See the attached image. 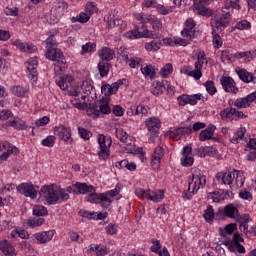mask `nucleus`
<instances>
[{"instance_id":"f257e3e1","label":"nucleus","mask_w":256,"mask_h":256,"mask_svg":"<svg viewBox=\"0 0 256 256\" xmlns=\"http://www.w3.org/2000/svg\"><path fill=\"white\" fill-rule=\"evenodd\" d=\"M40 196L46 201L47 205H57L61 201L69 199L71 187L65 189L59 188L55 185L43 186L40 190Z\"/></svg>"},{"instance_id":"f03ea898","label":"nucleus","mask_w":256,"mask_h":256,"mask_svg":"<svg viewBox=\"0 0 256 256\" xmlns=\"http://www.w3.org/2000/svg\"><path fill=\"white\" fill-rule=\"evenodd\" d=\"M207 185V178L203 175V172L199 168L192 169V180L188 184V192H183V199L188 201L199 191Z\"/></svg>"},{"instance_id":"7ed1b4c3","label":"nucleus","mask_w":256,"mask_h":256,"mask_svg":"<svg viewBox=\"0 0 256 256\" xmlns=\"http://www.w3.org/2000/svg\"><path fill=\"white\" fill-rule=\"evenodd\" d=\"M46 58L50 61H54V71L56 75H61L63 71L67 70V60L63 52L59 48H51L46 52Z\"/></svg>"},{"instance_id":"20e7f679","label":"nucleus","mask_w":256,"mask_h":256,"mask_svg":"<svg viewBox=\"0 0 256 256\" xmlns=\"http://www.w3.org/2000/svg\"><path fill=\"white\" fill-rule=\"evenodd\" d=\"M203 65H205V56L200 55L194 64V69L191 66H184L180 68V73L192 77L195 81H199L203 77Z\"/></svg>"},{"instance_id":"39448f33","label":"nucleus","mask_w":256,"mask_h":256,"mask_svg":"<svg viewBox=\"0 0 256 256\" xmlns=\"http://www.w3.org/2000/svg\"><path fill=\"white\" fill-rule=\"evenodd\" d=\"M91 91H93V80L86 79L78 83L76 87L71 88L68 91V95H70V97L81 96V100L85 101V99H87V96L91 95Z\"/></svg>"},{"instance_id":"423d86ee","label":"nucleus","mask_w":256,"mask_h":256,"mask_svg":"<svg viewBox=\"0 0 256 256\" xmlns=\"http://www.w3.org/2000/svg\"><path fill=\"white\" fill-rule=\"evenodd\" d=\"M97 141L99 145L98 158L100 161H107V158L111 155V145L113 141L111 137L103 134L98 135Z\"/></svg>"},{"instance_id":"0eeeda50","label":"nucleus","mask_w":256,"mask_h":256,"mask_svg":"<svg viewBox=\"0 0 256 256\" xmlns=\"http://www.w3.org/2000/svg\"><path fill=\"white\" fill-rule=\"evenodd\" d=\"M143 31H139V27H136L133 30H130L124 34L126 39H159L161 34L152 33L151 30L147 29V27L142 26Z\"/></svg>"},{"instance_id":"6e6552de","label":"nucleus","mask_w":256,"mask_h":256,"mask_svg":"<svg viewBox=\"0 0 256 256\" xmlns=\"http://www.w3.org/2000/svg\"><path fill=\"white\" fill-rule=\"evenodd\" d=\"M75 186L80 194L87 195L85 200L88 203H99V194L95 192V187L85 183H76Z\"/></svg>"},{"instance_id":"1a4fd4ad","label":"nucleus","mask_w":256,"mask_h":256,"mask_svg":"<svg viewBox=\"0 0 256 256\" xmlns=\"http://www.w3.org/2000/svg\"><path fill=\"white\" fill-rule=\"evenodd\" d=\"M119 191H121V187L116 185L115 189L110 190L106 193L99 194L98 203L101 205L103 209H109L111 204L113 203V197H117L119 195Z\"/></svg>"},{"instance_id":"9d476101","label":"nucleus","mask_w":256,"mask_h":256,"mask_svg":"<svg viewBox=\"0 0 256 256\" xmlns=\"http://www.w3.org/2000/svg\"><path fill=\"white\" fill-rule=\"evenodd\" d=\"M69 9V5L67 2H59L58 5L54 6L50 11V19L49 23L51 25H55V23H59V20L63 15H65V12Z\"/></svg>"},{"instance_id":"9b49d317","label":"nucleus","mask_w":256,"mask_h":256,"mask_svg":"<svg viewBox=\"0 0 256 256\" xmlns=\"http://www.w3.org/2000/svg\"><path fill=\"white\" fill-rule=\"evenodd\" d=\"M211 0H194V4L191 6L193 13L195 15H202V17H211L213 15V10L205 7L209 5Z\"/></svg>"},{"instance_id":"f8f14e48","label":"nucleus","mask_w":256,"mask_h":256,"mask_svg":"<svg viewBox=\"0 0 256 256\" xmlns=\"http://www.w3.org/2000/svg\"><path fill=\"white\" fill-rule=\"evenodd\" d=\"M243 238L237 233L233 235V239H226L224 245L231 251V253H245V247L241 245Z\"/></svg>"},{"instance_id":"ddd939ff","label":"nucleus","mask_w":256,"mask_h":256,"mask_svg":"<svg viewBox=\"0 0 256 256\" xmlns=\"http://www.w3.org/2000/svg\"><path fill=\"white\" fill-rule=\"evenodd\" d=\"M195 20L193 18H188L183 24V29L181 35L190 41L197 37V30L195 29Z\"/></svg>"},{"instance_id":"4468645a","label":"nucleus","mask_w":256,"mask_h":256,"mask_svg":"<svg viewBox=\"0 0 256 256\" xmlns=\"http://www.w3.org/2000/svg\"><path fill=\"white\" fill-rule=\"evenodd\" d=\"M0 153H2L0 155V163H3V161L9 159V155H13V153L17 155L19 149L7 141H0Z\"/></svg>"},{"instance_id":"2eb2a0df","label":"nucleus","mask_w":256,"mask_h":256,"mask_svg":"<svg viewBox=\"0 0 256 256\" xmlns=\"http://www.w3.org/2000/svg\"><path fill=\"white\" fill-rule=\"evenodd\" d=\"M16 189L21 193V195H24V197H30V199H37V195L39 193V188L29 183H22L17 186Z\"/></svg>"},{"instance_id":"dca6fc26","label":"nucleus","mask_w":256,"mask_h":256,"mask_svg":"<svg viewBox=\"0 0 256 256\" xmlns=\"http://www.w3.org/2000/svg\"><path fill=\"white\" fill-rule=\"evenodd\" d=\"M37 66V57L29 58L25 62V67L27 69V77L30 79V81H33V83H37L38 79Z\"/></svg>"},{"instance_id":"f3484780","label":"nucleus","mask_w":256,"mask_h":256,"mask_svg":"<svg viewBox=\"0 0 256 256\" xmlns=\"http://www.w3.org/2000/svg\"><path fill=\"white\" fill-rule=\"evenodd\" d=\"M220 83L226 93H233L234 95H237V93H239V88H237V84L231 76H222L220 79Z\"/></svg>"},{"instance_id":"a211bd4d","label":"nucleus","mask_w":256,"mask_h":256,"mask_svg":"<svg viewBox=\"0 0 256 256\" xmlns=\"http://www.w3.org/2000/svg\"><path fill=\"white\" fill-rule=\"evenodd\" d=\"M120 55H122L125 63L129 65L132 69H139L141 67V58L133 57L129 52H127V48H120Z\"/></svg>"},{"instance_id":"6ab92c4d","label":"nucleus","mask_w":256,"mask_h":256,"mask_svg":"<svg viewBox=\"0 0 256 256\" xmlns=\"http://www.w3.org/2000/svg\"><path fill=\"white\" fill-rule=\"evenodd\" d=\"M10 43L14 47L18 48L19 51H22V53H35V51H37V47H35V45L29 44V43H23L19 39L12 38L10 40Z\"/></svg>"},{"instance_id":"aec40b11","label":"nucleus","mask_w":256,"mask_h":256,"mask_svg":"<svg viewBox=\"0 0 256 256\" xmlns=\"http://www.w3.org/2000/svg\"><path fill=\"white\" fill-rule=\"evenodd\" d=\"M253 101H256V92H252L246 97L236 99L234 106L238 109H247V107H249Z\"/></svg>"},{"instance_id":"412c9836","label":"nucleus","mask_w":256,"mask_h":256,"mask_svg":"<svg viewBox=\"0 0 256 256\" xmlns=\"http://www.w3.org/2000/svg\"><path fill=\"white\" fill-rule=\"evenodd\" d=\"M221 119L223 121H231L234 117L237 119H243L244 114L241 111H237L235 108H225L220 112Z\"/></svg>"},{"instance_id":"4be33fe9","label":"nucleus","mask_w":256,"mask_h":256,"mask_svg":"<svg viewBox=\"0 0 256 256\" xmlns=\"http://www.w3.org/2000/svg\"><path fill=\"white\" fill-rule=\"evenodd\" d=\"M236 74L243 83H256L255 74L250 73L245 68L237 67L235 69Z\"/></svg>"},{"instance_id":"5701e85b","label":"nucleus","mask_w":256,"mask_h":256,"mask_svg":"<svg viewBox=\"0 0 256 256\" xmlns=\"http://www.w3.org/2000/svg\"><path fill=\"white\" fill-rule=\"evenodd\" d=\"M216 179L218 181H222V183L224 185H229V187H231V185H233V183L235 181V170H228L226 172H219L216 175Z\"/></svg>"},{"instance_id":"b1692460","label":"nucleus","mask_w":256,"mask_h":256,"mask_svg":"<svg viewBox=\"0 0 256 256\" xmlns=\"http://www.w3.org/2000/svg\"><path fill=\"white\" fill-rule=\"evenodd\" d=\"M193 133V128L191 126L179 127L171 132L170 137L174 139V141H179L183 139V137H187V135H191Z\"/></svg>"},{"instance_id":"393cba45","label":"nucleus","mask_w":256,"mask_h":256,"mask_svg":"<svg viewBox=\"0 0 256 256\" xmlns=\"http://www.w3.org/2000/svg\"><path fill=\"white\" fill-rule=\"evenodd\" d=\"M54 135L62 139V141H69L71 139V128H67L65 125H59L53 128Z\"/></svg>"},{"instance_id":"a878e982","label":"nucleus","mask_w":256,"mask_h":256,"mask_svg":"<svg viewBox=\"0 0 256 256\" xmlns=\"http://www.w3.org/2000/svg\"><path fill=\"white\" fill-rule=\"evenodd\" d=\"M224 213L229 219H234L235 221H241V216H239V209L233 204H228L224 208Z\"/></svg>"},{"instance_id":"bb28decb","label":"nucleus","mask_w":256,"mask_h":256,"mask_svg":"<svg viewBox=\"0 0 256 256\" xmlns=\"http://www.w3.org/2000/svg\"><path fill=\"white\" fill-rule=\"evenodd\" d=\"M230 22H231V12L229 11V8H223L222 9V15L216 21V25L218 27H227V25Z\"/></svg>"},{"instance_id":"cd10ccee","label":"nucleus","mask_w":256,"mask_h":256,"mask_svg":"<svg viewBox=\"0 0 256 256\" xmlns=\"http://www.w3.org/2000/svg\"><path fill=\"white\" fill-rule=\"evenodd\" d=\"M54 235L55 230H49L44 232H38L34 235V237L39 241V243H49V241L53 239Z\"/></svg>"},{"instance_id":"c85d7f7f","label":"nucleus","mask_w":256,"mask_h":256,"mask_svg":"<svg viewBox=\"0 0 256 256\" xmlns=\"http://www.w3.org/2000/svg\"><path fill=\"white\" fill-rule=\"evenodd\" d=\"M145 125L149 133H155V129H159V127H161V120L157 117H150L145 120Z\"/></svg>"},{"instance_id":"c756f323","label":"nucleus","mask_w":256,"mask_h":256,"mask_svg":"<svg viewBox=\"0 0 256 256\" xmlns=\"http://www.w3.org/2000/svg\"><path fill=\"white\" fill-rule=\"evenodd\" d=\"M214 133L215 126L213 124H210L206 129L200 132L199 141H209V139H213Z\"/></svg>"},{"instance_id":"7c9ffc66","label":"nucleus","mask_w":256,"mask_h":256,"mask_svg":"<svg viewBox=\"0 0 256 256\" xmlns=\"http://www.w3.org/2000/svg\"><path fill=\"white\" fill-rule=\"evenodd\" d=\"M98 56L102 61H111L115 57V51L109 47H103L98 51Z\"/></svg>"},{"instance_id":"2f4dec72","label":"nucleus","mask_w":256,"mask_h":256,"mask_svg":"<svg viewBox=\"0 0 256 256\" xmlns=\"http://www.w3.org/2000/svg\"><path fill=\"white\" fill-rule=\"evenodd\" d=\"M0 251H2V253L5 254L6 256H15L16 255L15 248L7 240L0 241Z\"/></svg>"},{"instance_id":"473e14b6","label":"nucleus","mask_w":256,"mask_h":256,"mask_svg":"<svg viewBox=\"0 0 256 256\" xmlns=\"http://www.w3.org/2000/svg\"><path fill=\"white\" fill-rule=\"evenodd\" d=\"M72 81H73V76L65 75L60 77V79L56 81V83L62 91H67V89L71 87Z\"/></svg>"},{"instance_id":"72a5a7b5","label":"nucleus","mask_w":256,"mask_h":256,"mask_svg":"<svg viewBox=\"0 0 256 256\" xmlns=\"http://www.w3.org/2000/svg\"><path fill=\"white\" fill-rule=\"evenodd\" d=\"M11 93L16 97H28L29 96V86H13L11 88Z\"/></svg>"},{"instance_id":"f704fd0d","label":"nucleus","mask_w":256,"mask_h":256,"mask_svg":"<svg viewBox=\"0 0 256 256\" xmlns=\"http://www.w3.org/2000/svg\"><path fill=\"white\" fill-rule=\"evenodd\" d=\"M14 127V129H19L20 131H25V129H27V123H25V121L16 118L13 121H11L8 124H3L2 127Z\"/></svg>"},{"instance_id":"c9c22d12","label":"nucleus","mask_w":256,"mask_h":256,"mask_svg":"<svg viewBox=\"0 0 256 256\" xmlns=\"http://www.w3.org/2000/svg\"><path fill=\"white\" fill-rule=\"evenodd\" d=\"M208 199H211L213 203H221V201H225V193L223 190L210 192Z\"/></svg>"},{"instance_id":"e433bc0d","label":"nucleus","mask_w":256,"mask_h":256,"mask_svg":"<svg viewBox=\"0 0 256 256\" xmlns=\"http://www.w3.org/2000/svg\"><path fill=\"white\" fill-rule=\"evenodd\" d=\"M149 24L152 26L154 33H157V31H161V29H163V20H161V18H157L155 15H152Z\"/></svg>"},{"instance_id":"4c0bfd02","label":"nucleus","mask_w":256,"mask_h":256,"mask_svg":"<svg viewBox=\"0 0 256 256\" xmlns=\"http://www.w3.org/2000/svg\"><path fill=\"white\" fill-rule=\"evenodd\" d=\"M245 133H247V129L245 127H240L236 132H234V136L230 138V141L234 143V145H237L239 141L243 140Z\"/></svg>"},{"instance_id":"58836bf2","label":"nucleus","mask_w":256,"mask_h":256,"mask_svg":"<svg viewBox=\"0 0 256 256\" xmlns=\"http://www.w3.org/2000/svg\"><path fill=\"white\" fill-rule=\"evenodd\" d=\"M164 197H165V192L163 190H158L156 192L150 190V196L148 198V201H153V203H159L163 201Z\"/></svg>"},{"instance_id":"ea45409f","label":"nucleus","mask_w":256,"mask_h":256,"mask_svg":"<svg viewBox=\"0 0 256 256\" xmlns=\"http://www.w3.org/2000/svg\"><path fill=\"white\" fill-rule=\"evenodd\" d=\"M91 19V16L84 10L77 16L71 18V23H87Z\"/></svg>"},{"instance_id":"a19ab883","label":"nucleus","mask_w":256,"mask_h":256,"mask_svg":"<svg viewBox=\"0 0 256 256\" xmlns=\"http://www.w3.org/2000/svg\"><path fill=\"white\" fill-rule=\"evenodd\" d=\"M203 217L206 223H213V219H215V210L213 209V206L208 205L206 207L203 213Z\"/></svg>"},{"instance_id":"79ce46f5","label":"nucleus","mask_w":256,"mask_h":256,"mask_svg":"<svg viewBox=\"0 0 256 256\" xmlns=\"http://www.w3.org/2000/svg\"><path fill=\"white\" fill-rule=\"evenodd\" d=\"M141 73L146 79H155V68L152 65L142 67Z\"/></svg>"},{"instance_id":"37998d69","label":"nucleus","mask_w":256,"mask_h":256,"mask_svg":"<svg viewBox=\"0 0 256 256\" xmlns=\"http://www.w3.org/2000/svg\"><path fill=\"white\" fill-rule=\"evenodd\" d=\"M136 21H139L140 23H142L143 25L150 23L151 18L153 17V14H147L144 12L141 13H137L134 15Z\"/></svg>"},{"instance_id":"c03bdc74","label":"nucleus","mask_w":256,"mask_h":256,"mask_svg":"<svg viewBox=\"0 0 256 256\" xmlns=\"http://www.w3.org/2000/svg\"><path fill=\"white\" fill-rule=\"evenodd\" d=\"M118 169H128V171H135L137 165L135 163H130L129 160H122L116 164Z\"/></svg>"},{"instance_id":"a18cd8bd","label":"nucleus","mask_w":256,"mask_h":256,"mask_svg":"<svg viewBox=\"0 0 256 256\" xmlns=\"http://www.w3.org/2000/svg\"><path fill=\"white\" fill-rule=\"evenodd\" d=\"M235 173V178H234V183L236 187H243L245 185V176L243 175V172L239 170H234Z\"/></svg>"},{"instance_id":"49530a36","label":"nucleus","mask_w":256,"mask_h":256,"mask_svg":"<svg viewBox=\"0 0 256 256\" xmlns=\"http://www.w3.org/2000/svg\"><path fill=\"white\" fill-rule=\"evenodd\" d=\"M97 49V44L93 42H87L86 44L82 45V49L80 54L81 55H87V53H93Z\"/></svg>"},{"instance_id":"de8ad7c7","label":"nucleus","mask_w":256,"mask_h":256,"mask_svg":"<svg viewBox=\"0 0 256 256\" xmlns=\"http://www.w3.org/2000/svg\"><path fill=\"white\" fill-rule=\"evenodd\" d=\"M163 87H165V84L162 82H154L151 87L152 95H155L156 97L161 95L163 93Z\"/></svg>"},{"instance_id":"09e8293b","label":"nucleus","mask_w":256,"mask_h":256,"mask_svg":"<svg viewBox=\"0 0 256 256\" xmlns=\"http://www.w3.org/2000/svg\"><path fill=\"white\" fill-rule=\"evenodd\" d=\"M43 223H45L44 218H30L27 221V225L28 227H30V229H35V227H41Z\"/></svg>"},{"instance_id":"8fccbe9b","label":"nucleus","mask_w":256,"mask_h":256,"mask_svg":"<svg viewBox=\"0 0 256 256\" xmlns=\"http://www.w3.org/2000/svg\"><path fill=\"white\" fill-rule=\"evenodd\" d=\"M98 71L101 77H107L109 75V63L100 61L98 63Z\"/></svg>"},{"instance_id":"3c124183","label":"nucleus","mask_w":256,"mask_h":256,"mask_svg":"<svg viewBox=\"0 0 256 256\" xmlns=\"http://www.w3.org/2000/svg\"><path fill=\"white\" fill-rule=\"evenodd\" d=\"M116 137L121 143H127L131 139L127 132L121 128L116 129Z\"/></svg>"},{"instance_id":"603ef678","label":"nucleus","mask_w":256,"mask_h":256,"mask_svg":"<svg viewBox=\"0 0 256 256\" xmlns=\"http://www.w3.org/2000/svg\"><path fill=\"white\" fill-rule=\"evenodd\" d=\"M173 73V64L171 63H167L166 65H164L163 68L160 69L159 74L164 78L167 79V77H169V75H171Z\"/></svg>"},{"instance_id":"864d4df0","label":"nucleus","mask_w":256,"mask_h":256,"mask_svg":"<svg viewBox=\"0 0 256 256\" xmlns=\"http://www.w3.org/2000/svg\"><path fill=\"white\" fill-rule=\"evenodd\" d=\"M90 251H93L97 256L107 255V249L105 247L99 246L97 244L90 245Z\"/></svg>"},{"instance_id":"5fc2aeb1","label":"nucleus","mask_w":256,"mask_h":256,"mask_svg":"<svg viewBox=\"0 0 256 256\" xmlns=\"http://www.w3.org/2000/svg\"><path fill=\"white\" fill-rule=\"evenodd\" d=\"M146 51H159L161 49V42L157 40H152L145 44Z\"/></svg>"},{"instance_id":"6e6d98bb","label":"nucleus","mask_w":256,"mask_h":256,"mask_svg":"<svg viewBox=\"0 0 256 256\" xmlns=\"http://www.w3.org/2000/svg\"><path fill=\"white\" fill-rule=\"evenodd\" d=\"M33 215H36V217H45L47 215V208L43 205H36L33 208Z\"/></svg>"},{"instance_id":"4d7b16f0","label":"nucleus","mask_w":256,"mask_h":256,"mask_svg":"<svg viewBox=\"0 0 256 256\" xmlns=\"http://www.w3.org/2000/svg\"><path fill=\"white\" fill-rule=\"evenodd\" d=\"M151 193V189L145 190L143 188H137L135 190V195H137L139 197V199H147L149 201V196Z\"/></svg>"},{"instance_id":"13d9d810","label":"nucleus","mask_w":256,"mask_h":256,"mask_svg":"<svg viewBox=\"0 0 256 256\" xmlns=\"http://www.w3.org/2000/svg\"><path fill=\"white\" fill-rule=\"evenodd\" d=\"M136 112L141 117H148V115H151V108H149V106L140 105L137 106Z\"/></svg>"},{"instance_id":"bf43d9fd","label":"nucleus","mask_w":256,"mask_h":256,"mask_svg":"<svg viewBox=\"0 0 256 256\" xmlns=\"http://www.w3.org/2000/svg\"><path fill=\"white\" fill-rule=\"evenodd\" d=\"M235 29H239V31H249V29H251V22L241 20L235 25Z\"/></svg>"},{"instance_id":"052dcab7","label":"nucleus","mask_w":256,"mask_h":256,"mask_svg":"<svg viewBox=\"0 0 256 256\" xmlns=\"http://www.w3.org/2000/svg\"><path fill=\"white\" fill-rule=\"evenodd\" d=\"M212 41L215 49H219V47H222L223 45V40L221 39V36L217 34L215 30L212 31Z\"/></svg>"},{"instance_id":"680f3d73","label":"nucleus","mask_w":256,"mask_h":256,"mask_svg":"<svg viewBox=\"0 0 256 256\" xmlns=\"http://www.w3.org/2000/svg\"><path fill=\"white\" fill-rule=\"evenodd\" d=\"M56 139L57 138L55 136L49 135L42 140L41 145H43V147H49V148L54 147Z\"/></svg>"},{"instance_id":"e2e57ef3","label":"nucleus","mask_w":256,"mask_h":256,"mask_svg":"<svg viewBox=\"0 0 256 256\" xmlns=\"http://www.w3.org/2000/svg\"><path fill=\"white\" fill-rule=\"evenodd\" d=\"M193 163H195V159L193 158V156L190 155H185L181 158V165L183 167H191V165H193Z\"/></svg>"},{"instance_id":"0e129e2a","label":"nucleus","mask_w":256,"mask_h":256,"mask_svg":"<svg viewBox=\"0 0 256 256\" xmlns=\"http://www.w3.org/2000/svg\"><path fill=\"white\" fill-rule=\"evenodd\" d=\"M86 111H87V115H89L90 117H101L99 112V107L96 105L88 106Z\"/></svg>"},{"instance_id":"69168bd1","label":"nucleus","mask_w":256,"mask_h":256,"mask_svg":"<svg viewBox=\"0 0 256 256\" xmlns=\"http://www.w3.org/2000/svg\"><path fill=\"white\" fill-rule=\"evenodd\" d=\"M204 87L209 95H215L217 93V88L215 87V83L213 81H206L204 83Z\"/></svg>"},{"instance_id":"338daca9","label":"nucleus","mask_w":256,"mask_h":256,"mask_svg":"<svg viewBox=\"0 0 256 256\" xmlns=\"http://www.w3.org/2000/svg\"><path fill=\"white\" fill-rule=\"evenodd\" d=\"M241 9V5H239V0H225L224 9Z\"/></svg>"},{"instance_id":"774afa93","label":"nucleus","mask_w":256,"mask_h":256,"mask_svg":"<svg viewBox=\"0 0 256 256\" xmlns=\"http://www.w3.org/2000/svg\"><path fill=\"white\" fill-rule=\"evenodd\" d=\"M78 133H79L81 139L89 140L93 136L91 131H88L87 129H85L83 127H78Z\"/></svg>"}]
</instances>
